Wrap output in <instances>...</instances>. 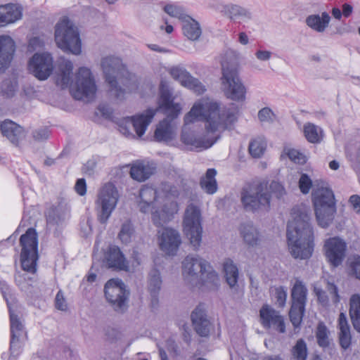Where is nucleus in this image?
Masks as SVG:
<instances>
[{
  "instance_id": "44",
  "label": "nucleus",
  "mask_w": 360,
  "mask_h": 360,
  "mask_svg": "<svg viewBox=\"0 0 360 360\" xmlns=\"http://www.w3.org/2000/svg\"><path fill=\"white\" fill-rule=\"evenodd\" d=\"M9 309L10 321H11V337H22L24 333V326L20 321L18 315L15 314L11 310Z\"/></svg>"
},
{
  "instance_id": "45",
  "label": "nucleus",
  "mask_w": 360,
  "mask_h": 360,
  "mask_svg": "<svg viewBox=\"0 0 360 360\" xmlns=\"http://www.w3.org/2000/svg\"><path fill=\"white\" fill-rule=\"evenodd\" d=\"M18 89V83L11 79H4L1 85V93L3 96L10 98L14 96Z\"/></svg>"
},
{
  "instance_id": "38",
  "label": "nucleus",
  "mask_w": 360,
  "mask_h": 360,
  "mask_svg": "<svg viewBox=\"0 0 360 360\" xmlns=\"http://www.w3.org/2000/svg\"><path fill=\"white\" fill-rule=\"evenodd\" d=\"M189 20H184L182 25L183 33L188 39L195 41L198 39L201 35V28L199 23L190 17Z\"/></svg>"
},
{
  "instance_id": "64",
  "label": "nucleus",
  "mask_w": 360,
  "mask_h": 360,
  "mask_svg": "<svg viewBox=\"0 0 360 360\" xmlns=\"http://www.w3.org/2000/svg\"><path fill=\"white\" fill-rule=\"evenodd\" d=\"M353 7L348 4H345L342 5V15L345 18H348L352 13Z\"/></svg>"
},
{
  "instance_id": "63",
  "label": "nucleus",
  "mask_w": 360,
  "mask_h": 360,
  "mask_svg": "<svg viewBox=\"0 0 360 360\" xmlns=\"http://www.w3.org/2000/svg\"><path fill=\"white\" fill-rule=\"evenodd\" d=\"M271 52L269 51L259 50L256 52L257 58L262 61L269 60L271 57Z\"/></svg>"
},
{
  "instance_id": "3",
  "label": "nucleus",
  "mask_w": 360,
  "mask_h": 360,
  "mask_svg": "<svg viewBox=\"0 0 360 360\" xmlns=\"http://www.w3.org/2000/svg\"><path fill=\"white\" fill-rule=\"evenodd\" d=\"M73 64L70 60H62L58 64L60 72L57 82L62 89L70 86V93L74 98L90 101L95 98L97 86L90 69L79 68L75 75V82L72 81Z\"/></svg>"
},
{
  "instance_id": "60",
  "label": "nucleus",
  "mask_w": 360,
  "mask_h": 360,
  "mask_svg": "<svg viewBox=\"0 0 360 360\" xmlns=\"http://www.w3.org/2000/svg\"><path fill=\"white\" fill-rule=\"evenodd\" d=\"M328 291L332 296V300L334 303L340 302V296L337 286L333 283L328 284Z\"/></svg>"
},
{
  "instance_id": "36",
  "label": "nucleus",
  "mask_w": 360,
  "mask_h": 360,
  "mask_svg": "<svg viewBox=\"0 0 360 360\" xmlns=\"http://www.w3.org/2000/svg\"><path fill=\"white\" fill-rule=\"evenodd\" d=\"M303 132L306 139L311 143H319L323 137V129L311 122L304 124Z\"/></svg>"
},
{
  "instance_id": "9",
  "label": "nucleus",
  "mask_w": 360,
  "mask_h": 360,
  "mask_svg": "<svg viewBox=\"0 0 360 360\" xmlns=\"http://www.w3.org/2000/svg\"><path fill=\"white\" fill-rule=\"evenodd\" d=\"M55 41L58 48L67 53L79 55L81 40L77 27L68 18H63L55 27Z\"/></svg>"
},
{
  "instance_id": "51",
  "label": "nucleus",
  "mask_w": 360,
  "mask_h": 360,
  "mask_svg": "<svg viewBox=\"0 0 360 360\" xmlns=\"http://www.w3.org/2000/svg\"><path fill=\"white\" fill-rule=\"evenodd\" d=\"M287 155L289 159L296 164L303 165L307 162L306 156L296 149H289Z\"/></svg>"
},
{
  "instance_id": "10",
  "label": "nucleus",
  "mask_w": 360,
  "mask_h": 360,
  "mask_svg": "<svg viewBox=\"0 0 360 360\" xmlns=\"http://www.w3.org/2000/svg\"><path fill=\"white\" fill-rule=\"evenodd\" d=\"M221 80V89L227 98L238 102L245 99L246 88L239 77L236 65L222 63Z\"/></svg>"
},
{
  "instance_id": "29",
  "label": "nucleus",
  "mask_w": 360,
  "mask_h": 360,
  "mask_svg": "<svg viewBox=\"0 0 360 360\" xmlns=\"http://www.w3.org/2000/svg\"><path fill=\"white\" fill-rule=\"evenodd\" d=\"M22 15V8L18 4H8L0 6V27L15 22Z\"/></svg>"
},
{
  "instance_id": "41",
  "label": "nucleus",
  "mask_w": 360,
  "mask_h": 360,
  "mask_svg": "<svg viewBox=\"0 0 360 360\" xmlns=\"http://www.w3.org/2000/svg\"><path fill=\"white\" fill-rule=\"evenodd\" d=\"M68 212L60 207L49 210L46 214L47 223L51 225H59L68 217Z\"/></svg>"
},
{
  "instance_id": "18",
  "label": "nucleus",
  "mask_w": 360,
  "mask_h": 360,
  "mask_svg": "<svg viewBox=\"0 0 360 360\" xmlns=\"http://www.w3.org/2000/svg\"><path fill=\"white\" fill-rule=\"evenodd\" d=\"M29 70L39 80L46 79L53 70V60L49 53H35L29 61Z\"/></svg>"
},
{
  "instance_id": "49",
  "label": "nucleus",
  "mask_w": 360,
  "mask_h": 360,
  "mask_svg": "<svg viewBox=\"0 0 360 360\" xmlns=\"http://www.w3.org/2000/svg\"><path fill=\"white\" fill-rule=\"evenodd\" d=\"M21 337H11L10 352L11 356L15 358L18 357L22 350V342L20 340Z\"/></svg>"
},
{
  "instance_id": "57",
  "label": "nucleus",
  "mask_w": 360,
  "mask_h": 360,
  "mask_svg": "<svg viewBox=\"0 0 360 360\" xmlns=\"http://www.w3.org/2000/svg\"><path fill=\"white\" fill-rule=\"evenodd\" d=\"M272 110L269 108H263L258 112V118L261 122H269L271 120Z\"/></svg>"
},
{
  "instance_id": "24",
  "label": "nucleus",
  "mask_w": 360,
  "mask_h": 360,
  "mask_svg": "<svg viewBox=\"0 0 360 360\" xmlns=\"http://www.w3.org/2000/svg\"><path fill=\"white\" fill-rule=\"evenodd\" d=\"M15 44L13 39L7 35L0 36V75L10 65L14 53Z\"/></svg>"
},
{
  "instance_id": "11",
  "label": "nucleus",
  "mask_w": 360,
  "mask_h": 360,
  "mask_svg": "<svg viewBox=\"0 0 360 360\" xmlns=\"http://www.w3.org/2000/svg\"><path fill=\"white\" fill-rule=\"evenodd\" d=\"M22 247L20 262L22 269L34 274L37 271L38 255V238L34 229L30 228L20 238Z\"/></svg>"
},
{
  "instance_id": "30",
  "label": "nucleus",
  "mask_w": 360,
  "mask_h": 360,
  "mask_svg": "<svg viewBox=\"0 0 360 360\" xmlns=\"http://www.w3.org/2000/svg\"><path fill=\"white\" fill-rule=\"evenodd\" d=\"M219 284V276L208 262L207 268H205L203 275H200L195 285H200L210 290H215L218 288Z\"/></svg>"
},
{
  "instance_id": "39",
  "label": "nucleus",
  "mask_w": 360,
  "mask_h": 360,
  "mask_svg": "<svg viewBox=\"0 0 360 360\" xmlns=\"http://www.w3.org/2000/svg\"><path fill=\"white\" fill-rule=\"evenodd\" d=\"M349 316L354 328L360 333V296L353 295L350 298Z\"/></svg>"
},
{
  "instance_id": "42",
  "label": "nucleus",
  "mask_w": 360,
  "mask_h": 360,
  "mask_svg": "<svg viewBox=\"0 0 360 360\" xmlns=\"http://www.w3.org/2000/svg\"><path fill=\"white\" fill-rule=\"evenodd\" d=\"M266 148V141L262 137H257L249 143V153L252 157L259 158L262 156Z\"/></svg>"
},
{
  "instance_id": "25",
  "label": "nucleus",
  "mask_w": 360,
  "mask_h": 360,
  "mask_svg": "<svg viewBox=\"0 0 360 360\" xmlns=\"http://www.w3.org/2000/svg\"><path fill=\"white\" fill-rule=\"evenodd\" d=\"M104 261L108 268L115 270L129 271L128 262L120 248L116 245H112L108 248L105 254Z\"/></svg>"
},
{
  "instance_id": "4",
  "label": "nucleus",
  "mask_w": 360,
  "mask_h": 360,
  "mask_svg": "<svg viewBox=\"0 0 360 360\" xmlns=\"http://www.w3.org/2000/svg\"><path fill=\"white\" fill-rule=\"evenodd\" d=\"M157 190L153 186L144 185L139 191L138 206L140 212H151L152 221L157 227L163 226L178 212V204L174 201H167L160 209L158 206Z\"/></svg>"
},
{
  "instance_id": "12",
  "label": "nucleus",
  "mask_w": 360,
  "mask_h": 360,
  "mask_svg": "<svg viewBox=\"0 0 360 360\" xmlns=\"http://www.w3.org/2000/svg\"><path fill=\"white\" fill-rule=\"evenodd\" d=\"M184 232L194 249H197L201 243L202 227L201 225V213L200 209L190 204L185 211Z\"/></svg>"
},
{
  "instance_id": "5",
  "label": "nucleus",
  "mask_w": 360,
  "mask_h": 360,
  "mask_svg": "<svg viewBox=\"0 0 360 360\" xmlns=\"http://www.w3.org/2000/svg\"><path fill=\"white\" fill-rule=\"evenodd\" d=\"M101 67L105 81L110 86V91L113 92L117 98H121L125 93V90L118 85L117 80L129 91L137 87L135 75L127 70L120 58L112 56L103 58Z\"/></svg>"
},
{
  "instance_id": "20",
  "label": "nucleus",
  "mask_w": 360,
  "mask_h": 360,
  "mask_svg": "<svg viewBox=\"0 0 360 360\" xmlns=\"http://www.w3.org/2000/svg\"><path fill=\"white\" fill-rule=\"evenodd\" d=\"M207 266L208 262L198 255H188L182 262V273L186 280L195 285Z\"/></svg>"
},
{
  "instance_id": "59",
  "label": "nucleus",
  "mask_w": 360,
  "mask_h": 360,
  "mask_svg": "<svg viewBox=\"0 0 360 360\" xmlns=\"http://www.w3.org/2000/svg\"><path fill=\"white\" fill-rule=\"evenodd\" d=\"M0 291L6 301L8 309L11 308L10 303L8 302V296L11 295V289L10 287L8 285V284L4 281H0Z\"/></svg>"
},
{
  "instance_id": "33",
  "label": "nucleus",
  "mask_w": 360,
  "mask_h": 360,
  "mask_svg": "<svg viewBox=\"0 0 360 360\" xmlns=\"http://www.w3.org/2000/svg\"><path fill=\"white\" fill-rule=\"evenodd\" d=\"M339 342L341 347L347 349L352 343L350 327L345 313L341 312L338 318Z\"/></svg>"
},
{
  "instance_id": "1",
  "label": "nucleus",
  "mask_w": 360,
  "mask_h": 360,
  "mask_svg": "<svg viewBox=\"0 0 360 360\" xmlns=\"http://www.w3.org/2000/svg\"><path fill=\"white\" fill-rule=\"evenodd\" d=\"M196 120L205 121L207 138V148L211 147L220 139L221 131L229 129L237 120L236 112L226 107L210 100H202L195 103L184 117L186 124L194 122Z\"/></svg>"
},
{
  "instance_id": "62",
  "label": "nucleus",
  "mask_w": 360,
  "mask_h": 360,
  "mask_svg": "<svg viewBox=\"0 0 360 360\" xmlns=\"http://www.w3.org/2000/svg\"><path fill=\"white\" fill-rule=\"evenodd\" d=\"M349 202L352 205L354 210L356 212L360 213V196L358 195H352L350 196Z\"/></svg>"
},
{
  "instance_id": "13",
  "label": "nucleus",
  "mask_w": 360,
  "mask_h": 360,
  "mask_svg": "<svg viewBox=\"0 0 360 360\" xmlns=\"http://www.w3.org/2000/svg\"><path fill=\"white\" fill-rule=\"evenodd\" d=\"M157 111L158 109L148 108L141 113L120 120L118 122L119 131L127 137H134V135L130 131V127L132 126L136 134L142 136Z\"/></svg>"
},
{
  "instance_id": "28",
  "label": "nucleus",
  "mask_w": 360,
  "mask_h": 360,
  "mask_svg": "<svg viewBox=\"0 0 360 360\" xmlns=\"http://www.w3.org/2000/svg\"><path fill=\"white\" fill-rule=\"evenodd\" d=\"M155 170L156 167L154 163L137 161L131 167L130 176L133 179L142 182L149 179Z\"/></svg>"
},
{
  "instance_id": "27",
  "label": "nucleus",
  "mask_w": 360,
  "mask_h": 360,
  "mask_svg": "<svg viewBox=\"0 0 360 360\" xmlns=\"http://www.w3.org/2000/svg\"><path fill=\"white\" fill-rule=\"evenodd\" d=\"M0 130L13 145L18 146L26 136L24 128L11 120H5L0 125Z\"/></svg>"
},
{
  "instance_id": "58",
  "label": "nucleus",
  "mask_w": 360,
  "mask_h": 360,
  "mask_svg": "<svg viewBox=\"0 0 360 360\" xmlns=\"http://www.w3.org/2000/svg\"><path fill=\"white\" fill-rule=\"evenodd\" d=\"M75 191L81 196H83L86 193V184L84 179H79L76 181L75 186Z\"/></svg>"
},
{
  "instance_id": "54",
  "label": "nucleus",
  "mask_w": 360,
  "mask_h": 360,
  "mask_svg": "<svg viewBox=\"0 0 360 360\" xmlns=\"http://www.w3.org/2000/svg\"><path fill=\"white\" fill-rule=\"evenodd\" d=\"M164 11L172 17L182 18L184 15L183 10L181 7L168 4L164 7Z\"/></svg>"
},
{
  "instance_id": "21",
  "label": "nucleus",
  "mask_w": 360,
  "mask_h": 360,
  "mask_svg": "<svg viewBox=\"0 0 360 360\" xmlns=\"http://www.w3.org/2000/svg\"><path fill=\"white\" fill-rule=\"evenodd\" d=\"M169 72L174 79L198 94H202L206 90L205 86L198 79L193 77L182 65L172 67Z\"/></svg>"
},
{
  "instance_id": "7",
  "label": "nucleus",
  "mask_w": 360,
  "mask_h": 360,
  "mask_svg": "<svg viewBox=\"0 0 360 360\" xmlns=\"http://www.w3.org/2000/svg\"><path fill=\"white\" fill-rule=\"evenodd\" d=\"M240 200L246 211L268 210L270 207L271 194L269 193L267 184L263 181L245 185L240 193Z\"/></svg>"
},
{
  "instance_id": "55",
  "label": "nucleus",
  "mask_w": 360,
  "mask_h": 360,
  "mask_svg": "<svg viewBox=\"0 0 360 360\" xmlns=\"http://www.w3.org/2000/svg\"><path fill=\"white\" fill-rule=\"evenodd\" d=\"M49 136L48 128L43 127L34 130L32 131V137L37 141H44Z\"/></svg>"
},
{
  "instance_id": "43",
  "label": "nucleus",
  "mask_w": 360,
  "mask_h": 360,
  "mask_svg": "<svg viewBox=\"0 0 360 360\" xmlns=\"http://www.w3.org/2000/svg\"><path fill=\"white\" fill-rule=\"evenodd\" d=\"M291 354L295 360H307L308 348L305 340L300 338L291 349Z\"/></svg>"
},
{
  "instance_id": "23",
  "label": "nucleus",
  "mask_w": 360,
  "mask_h": 360,
  "mask_svg": "<svg viewBox=\"0 0 360 360\" xmlns=\"http://www.w3.org/2000/svg\"><path fill=\"white\" fill-rule=\"evenodd\" d=\"M193 328L200 337H208L211 329V322L207 317L204 304H198L191 314Z\"/></svg>"
},
{
  "instance_id": "31",
  "label": "nucleus",
  "mask_w": 360,
  "mask_h": 360,
  "mask_svg": "<svg viewBox=\"0 0 360 360\" xmlns=\"http://www.w3.org/2000/svg\"><path fill=\"white\" fill-rule=\"evenodd\" d=\"M162 283L160 271L157 269H153L148 275V288L151 295V302L153 306L158 303V295Z\"/></svg>"
},
{
  "instance_id": "32",
  "label": "nucleus",
  "mask_w": 360,
  "mask_h": 360,
  "mask_svg": "<svg viewBox=\"0 0 360 360\" xmlns=\"http://www.w3.org/2000/svg\"><path fill=\"white\" fill-rule=\"evenodd\" d=\"M330 16L327 12L321 13V15L312 14L308 15L305 19L307 25L317 32H323L328 27Z\"/></svg>"
},
{
  "instance_id": "6",
  "label": "nucleus",
  "mask_w": 360,
  "mask_h": 360,
  "mask_svg": "<svg viewBox=\"0 0 360 360\" xmlns=\"http://www.w3.org/2000/svg\"><path fill=\"white\" fill-rule=\"evenodd\" d=\"M159 108L164 110L167 118L157 126L154 137L158 141H168L173 139L171 121L178 117L181 108L174 103L170 90L162 82L160 87Z\"/></svg>"
},
{
  "instance_id": "14",
  "label": "nucleus",
  "mask_w": 360,
  "mask_h": 360,
  "mask_svg": "<svg viewBox=\"0 0 360 360\" xmlns=\"http://www.w3.org/2000/svg\"><path fill=\"white\" fill-rule=\"evenodd\" d=\"M307 288L300 280H297L291 290L292 304L289 311L290 322L295 328H300L305 313Z\"/></svg>"
},
{
  "instance_id": "8",
  "label": "nucleus",
  "mask_w": 360,
  "mask_h": 360,
  "mask_svg": "<svg viewBox=\"0 0 360 360\" xmlns=\"http://www.w3.org/2000/svg\"><path fill=\"white\" fill-rule=\"evenodd\" d=\"M312 200L318 224L328 227L333 221L336 212L335 196L331 189L319 188L312 193Z\"/></svg>"
},
{
  "instance_id": "16",
  "label": "nucleus",
  "mask_w": 360,
  "mask_h": 360,
  "mask_svg": "<svg viewBox=\"0 0 360 360\" xmlns=\"http://www.w3.org/2000/svg\"><path fill=\"white\" fill-rule=\"evenodd\" d=\"M119 197L118 191L113 184L107 183L101 188L97 200L101 208L98 217L101 224H105L108 220L116 207Z\"/></svg>"
},
{
  "instance_id": "17",
  "label": "nucleus",
  "mask_w": 360,
  "mask_h": 360,
  "mask_svg": "<svg viewBox=\"0 0 360 360\" xmlns=\"http://www.w3.org/2000/svg\"><path fill=\"white\" fill-rule=\"evenodd\" d=\"M347 243L339 237H331L324 242L323 250L326 262L332 268L341 266L346 257Z\"/></svg>"
},
{
  "instance_id": "52",
  "label": "nucleus",
  "mask_w": 360,
  "mask_h": 360,
  "mask_svg": "<svg viewBox=\"0 0 360 360\" xmlns=\"http://www.w3.org/2000/svg\"><path fill=\"white\" fill-rule=\"evenodd\" d=\"M181 140L184 143L192 146L198 147L200 144L199 141L196 139L193 133L186 130H183Z\"/></svg>"
},
{
  "instance_id": "26",
  "label": "nucleus",
  "mask_w": 360,
  "mask_h": 360,
  "mask_svg": "<svg viewBox=\"0 0 360 360\" xmlns=\"http://www.w3.org/2000/svg\"><path fill=\"white\" fill-rule=\"evenodd\" d=\"M238 231L243 243L248 247L257 248L260 245L262 235L252 222L241 223L238 227Z\"/></svg>"
},
{
  "instance_id": "47",
  "label": "nucleus",
  "mask_w": 360,
  "mask_h": 360,
  "mask_svg": "<svg viewBox=\"0 0 360 360\" xmlns=\"http://www.w3.org/2000/svg\"><path fill=\"white\" fill-rule=\"evenodd\" d=\"M134 232L132 224L130 222H125L122 225L118 237L123 243L127 244L130 242Z\"/></svg>"
},
{
  "instance_id": "22",
  "label": "nucleus",
  "mask_w": 360,
  "mask_h": 360,
  "mask_svg": "<svg viewBox=\"0 0 360 360\" xmlns=\"http://www.w3.org/2000/svg\"><path fill=\"white\" fill-rule=\"evenodd\" d=\"M160 249L167 255H174L181 243L179 232L169 228L158 231Z\"/></svg>"
},
{
  "instance_id": "56",
  "label": "nucleus",
  "mask_w": 360,
  "mask_h": 360,
  "mask_svg": "<svg viewBox=\"0 0 360 360\" xmlns=\"http://www.w3.org/2000/svg\"><path fill=\"white\" fill-rule=\"evenodd\" d=\"M55 307L60 311H66L68 305L62 290H59L55 298Z\"/></svg>"
},
{
  "instance_id": "61",
  "label": "nucleus",
  "mask_w": 360,
  "mask_h": 360,
  "mask_svg": "<svg viewBox=\"0 0 360 360\" xmlns=\"http://www.w3.org/2000/svg\"><path fill=\"white\" fill-rule=\"evenodd\" d=\"M167 350L170 353H173L175 356L179 355V351L176 343L173 340H168L166 343Z\"/></svg>"
},
{
  "instance_id": "19",
  "label": "nucleus",
  "mask_w": 360,
  "mask_h": 360,
  "mask_svg": "<svg viewBox=\"0 0 360 360\" xmlns=\"http://www.w3.org/2000/svg\"><path fill=\"white\" fill-rule=\"evenodd\" d=\"M259 322L265 329H274L279 333H285L284 317L271 306L265 304L259 309Z\"/></svg>"
},
{
  "instance_id": "53",
  "label": "nucleus",
  "mask_w": 360,
  "mask_h": 360,
  "mask_svg": "<svg viewBox=\"0 0 360 360\" xmlns=\"http://www.w3.org/2000/svg\"><path fill=\"white\" fill-rule=\"evenodd\" d=\"M312 186V181L307 174H302L299 180V187L303 194H307Z\"/></svg>"
},
{
  "instance_id": "2",
  "label": "nucleus",
  "mask_w": 360,
  "mask_h": 360,
  "mask_svg": "<svg viewBox=\"0 0 360 360\" xmlns=\"http://www.w3.org/2000/svg\"><path fill=\"white\" fill-rule=\"evenodd\" d=\"M291 214L292 219L288 223L286 233L290 252L295 259H309L314 248L311 209L304 204L297 205Z\"/></svg>"
},
{
  "instance_id": "35",
  "label": "nucleus",
  "mask_w": 360,
  "mask_h": 360,
  "mask_svg": "<svg viewBox=\"0 0 360 360\" xmlns=\"http://www.w3.org/2000/svg\"><path fill=\"white\" fill-rule=\"evenodd\" d=\"M217 170L214 168L208 169L205 175L202 176L200 185L202 189L207 194H214L217 191V183L215 179Z\"/></svg>"
},
{
  "instance_id": "37",
  "label": "nucleus",
  "mask_w": 360,
  "mask_h": 360,
  "mask_svg": "<svg viewBox=\"0 0 360 360\" xmlns=\"http://www.w3.org/2000/svg\"><path fill=\"white\" fill-rule=\"evenodd\" d=\"M224 277L228 285L233 288L238 283V269L231 259H226L223 264Z\"/></svg>"
},
{
  "instance_id": "15",
  "label": "nucleus",
  "mask_w": 360,
  "mask_h": 360,
  "mask_svg": "<svg viewBox=\"0 0 360 360\" xmlns=\"http://www.w3.org/2000/svg\"><path fill=\"white\" fill-rule=\"evenodd\" d=\"M105 297L108 302L118 312H124L127 307L129 292L120 279H110L104 287Z\"/></svg>"
},
{
  "instance_id": "46",
  "label": "nucleus",
  "mask_w": 360,
  "mask_h": 360,
  "mask_svg": "<svg viewBox=\"0 0 360 360\" xmlns=\"http://www.w3.org/2000/svg\"><path fill=\"white\" fill-rule=\"evenodd\" d=\"M348 272L360 281V256L352 255L348 259Z\"/></svg>"
},
{
  "instance_id": "50",
  "label": "nucleus",
  "mask_w": 360,
  "mask_h": 360,
  "mask_svg": "<svg viewBox=\"0 0 360 360\" xmlns=\"http://www.w3.org/2000/svg\"><path fill=\"white\" fill-rule=\"evenodd\" d=\"M268 191L277 198H281L285 194L284 186L278 181H272L268 187Z\"/></svg>"
},
{
  "instance_id": "48",
  "label": "nucleus",
  "mask_w": 360,
  "mask_h": 360,
  "mask_svg": "<svg viewBox=\"0 0 360 360\" xmlns=\"http://www.w3.org/2000/svg\"><path fill=\"white\" fill-rule=\"evenodd\" d=\"M274 295L276 299V304L279 307H283L287 299V288L283 286L275 288Z\"/></svg>"
},
{
  "instance_id": "34",
  "label": "nucleus",
  "mask_w": 360,
  "mask_h": 360,
  "mask_svg": "<svg viewBox=\"0 0 360 360\" xmlns=\"http://www.w3.org/2000/svg\"><path fill=\"white\" fill-rule=\"evenodd\" d=\"M224 12L232 20L247 21L251 19L250 11L239 5L229 4L224 6Z\"/></svg>"
},
{
  "instance_id": "40",
  "label": "nucleus",
  "mask_w": 360,
  "mask_h": 360,
  "mask_svg": "<svg viewBox=\"0 0 360 360\" xmlns=\"http://www.w3.org/2000/svg\"><path fill=\"white\" fill-rule=\"evenodd\" d=\"M330 331L323 322H319L316 326L315 333L316 342L320 347L323 349L328 347L330 344L329 338Z\"/></svg>"
}]
</instances>
